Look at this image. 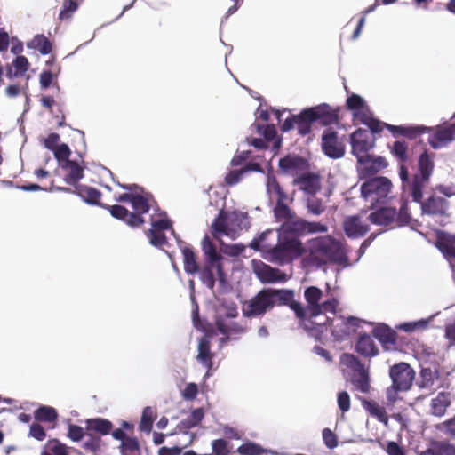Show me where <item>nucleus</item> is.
<instances>
[{
    "label": "nucleus",
    "instance_id": "b1692460",
    "mask_svg": "<svg viewBox=\"0 0 455 455\" xmlns=\"http://www.w3.org/2000/svg\"><path fill=\"white\" fill-rule=\"evenodd\" d=\"M435 244L445 259H455V235L440 232Z\"/></svg>",
    "mask_w": 455,
    "mask_h": 455
},
{
    "label": "nucleus",
    "instance_id": "0e129e2a",
    "mask_svg": "<svg viewBox=\"0 0 455 455\" xmlns=\"http://www.w3.org/2000/svg\"><path fill=\"white\" fill-rule=\"evenodd\" d=\"M29 435L38 441H43L46 437V433L43 426L38 423H33L30 426Z\"/></svg>",
    "mask_w": 455,
    "mask_h": 455
},
{
    "label": "nucleus",
    "instance_id": "2eb2a0df",
    "mask_svg": "<svg viewBox=\"0 0 455 455\" xmlns=\"http://www.w3.org/2000/svg\"><path fill=\"white\" fill-rule=\"evenodd\" d=\"M278 167L283 174L299 176V174H302V172L308 170L309 164L304 157L289 154L280 158Z\"/></svg>",
    "mask_w": 455,
    "mask_h": 455
},
{
    "label": "nucleus",
    "instance_id": "473e14b6",
    "mask_svg": "<svg viewBox=\"0 0 455 455\" xmlns=\"http://www.w3.org/2000/svg\"><path fill=\"white\" fill-rule=\"evenodd\" d=\"M214 354L211 351V342L208 337H203L198 343L197 361L205 366L208 370L212 367V359Z\"/></svg>",
    "mask_w": 455,
    "mask_h": 455
},
{
    "label": "nucleus",
    "instance_id": "6e6d98bb",
    "mask_svg": "<svg viewBox=\"0 0 455 455\" xmlns=\"http://www.w3.org/2000/svg\"><path fill=\"white\" fill-rule=\"evenodd\" d=\"M12 67L16 74H20L21 76L28 70V60L23 55L17 56L12 61Z\"/></svg>",
    "mask_w": 455,
    "mask_h": 455
},
{
    "label": "nucleus",
    "instance_id": "f257e3e1",
    "mask_svg": "<svg viewBox=\"0 0 455 455\" xmlns=\"http://www.w3.org/2000/svg\"><path fill=\"white\" fill-rule=\"evenodd\" d=\"M294 297L295 292L291 289L263 288L243 305V315L246 317L262 316L275 307L285 306L294 312L301 328L312 330L315 326L312 319L323 310H332L336 303L334 300L319 303L323 297V291L316 286H309L305 289L306 306L295 300ZM316 325H321V323H316Z\"/></svg>",
    "mask_w": 455,
    "mask_h": 455
},
{
    "label": "nucleus",
    "instance_id": "f03ea898",
    "mask_svg": "<svg viewBox=\"0 0 455 455\" xmlns=\"http://www.w3.org/2000/svg\"><path fill=\"white\" fill-rule=\"evenodd\" d=\"M339 120L338 111L326 103L305 108L299 115H291L281 126L282 132H289L295 127L298 133L306 136L311 132L312 124L318 122L322 125L336 124Z\"/></svg>",
    "mask_w": 455,
    "mask_h": 455
},
{
    "label": "nucleus",
    "instance_id": "864d4df0",
    "mask_svg": "<svg viewBox=\"0 0 455 455\" xmlns=\"http://www.w3.org/2000/svg\"><path fill=\"white\" fill-rule=\"evenodd\" d=\"M54 156L58 160L60 166L61 167V164H64L66 162H70L69 156L71 155L70 148L66 144H61L59 147H57L54 150Z\"/></svg>",
    "mask_w": 455,
    "mask_h": 455
},
{
    "label": "nucleus",
    "instance_id": "f3484780",
    "mask_svg": "<svg viewBox=\"0 0 455 455\" xmlns=\"http://www.w3.org/2000/svg\"><path fill=\"white\" fill-rule=\"evenodd\" d=\"M116 440L121 455H141L140 445L136 437L129 436L123 429H116Z\"/></svg>",
    "mask_w": 455,
    "mask_h": 455
},
{
    "label": "nucleus",
    "instance_id": "5701e85b",
    "mask_svg": "<svg viewBox=\"0 0 455 455\" xmlns=\"http://www.w3.org/2000/svg\"><path fill=\"white\" fill-rule=\"evenodd\" d=\"M293 184L299 186V188L310 195H315L321 189V183L319 176L311 173H302L299 175L293 180Z\"/></svg>",
    "mask_w": 455,
    "mask_h": 455
},
{
    "label": "nucleus",
    "instance_id": "ddd939ff",
    "mask_svg": "<svg viewBox=\"0 0 455 455\" xmlns=\"http://www.w3.org/2000/svg\"><path fill=\"white\" fill-rule=\"evenodd\" d=\"M422 214L431 217H446L449 215L450 203L443 196L433 195L420 202Z\"/></svg>",
    "mask_w": 455,
    "mask_h": 455
},
{
    "label": "nucleus",
    "instance_id": "37998d69",
    "mask_svg": "<svg viewBox=\"0 0 455 455\" xmlns=\"http://www.w3.org/2000/svg\"><path fill=\"white\" fill-rule=\"evenodd\" d=\"M155 417H156L155 410L150 406L145 407L142 411L140 422L139 425V429L141 432L149 434L152 430Z\"/></svg>",
    "mask_w": 455,
    "mask_h": 455
},
{
    "label": "nucleus",
    "instance_id": "e433bc0d",
    "mask_svg": "<svg viewBox=\"0 0 455 455\" xmlns=\"http://www.w3.org/2000/svg\"><path fill=\"white\" fill-rule=\"evenodd\" d=\"M419 173L415 175L423 177L425 180H430L434 170V161L431 159L427 151H424L419 159Z\"/></svg>",
    "mask_w": 455,
    "mask_h": 455
},
{
    "label": "nucleus",
    "instance_id": "338daca9",
    "mask_svg": "<svg viewBox=\"0 0 455 455\" xmlns=\"http://www.w3.org/2000/svg\"><path fill=\"white\" fill-rule=\"evenodd\" d=\"M60 140V135L58 133L52 132L50 133L44 141V146L49 149L53 151L58 146V142Z\"/></svg>",
    "mask_w": 455,
    "mask_h": 455
},
{
    "label": "nucleus",
    "instance_id": "1a4fd4ad",
    "mask_svg": "<svg viewBox=\"0 0 455 455\" xmlns=\"http://www.w3.org/2000/svg\"><path fill=\"white\" fill-rule=\"evenodd\" d=\"M392 385L387 390V400L394 403L396 392H406L411 389L415 379V371L407 363L394 364L389 369Z\"/></svg>",
    "mask_w": 455,
    "mask_h": 455
},
{
    "label": "nucleus",
    "instance_id": "58836bf2",
    "mask_svg": "<svg viewBox=\"0 0 455 455\" xmlns=\"http://www.w3.org/2000/svg\"><path fill=\"white\" fill-rule=\"evenodd\" d=\"M204 413L202 408L195 409L190 415L181 420L178 425L180 430H188L196 427L204 419Z\"/></svg>",
    "mask_w": 455,
    "mask_h": 455
},
{
    "label": "nucleus",
    "instance_id": "a18cd8bd",
    "mask_svg": "<svg viewBox=\"0 0 455 455\" xmlns=\"http://www.w3.org/2000/svg\"><path fill=\"white\" fill-rule=\"evenodd\" d=\"M41 455H69L65 444L60 443L57 439L49 440L45 445V450Z\"/></svg>",
    "mask_w": 455,
    "mask_h": 455
},
{
    "label": "nucleus",
    "instance_id": "4c0bfd02",
    "mask_svg": "<svg viewBox=\"0 0 455 455\" xmlns=\"http://www.w3.org/2000/svg\"><path fill=\"white\" fill-rule=\"evenodd\" d=\"M285 220V223L283 225V228L285 232L293 234L298 236L306 235V220L302 219L297 220Z\"/></svg>",
    "mask_w": 455,
    "mask_h": 455
},
{
    "label": "nucleus",
    "instance_id": "9d476101",
    "mask_svg": "<svg viewBox=\"0 0 455 455\" xmlns=\"http://www.w3.org/2000/svg\"><path fill=\"white\" fill-rule=\"evenodd\" d=\"M375 133L358 128L350 135L351 153L361 165H367L371 158L370 151L375 147Z\"/></svg>",
    "mask_w": 455,
    "mask_h": 455
},
{
    "label": "nucleus",
    "instance_id": "7c9ffc66",
    "mask_svg": "<svg viewBox=\"0 0 455 455\" xmlns=\"http://www.w3.org/2000/svg\"><path fill=\"white\" fill-rule=\"evenodd\" d=\"M112 428V423L104 419H90L85 421V431L89 436L107 435Z\"/></svg>",
    "mask_w": 455,
    "mask_h": 455
},
{
    "label": "nucleus",
    "instance_id": "09e8293b",
    "mask_svg": "<svg viewBox=\"0 0 455 455\" xmlns=\"http://www.w3.org/2000/svg\"><path fill=\"white\" fill-rule=\"evenodd\" d=\"M236 452L239 455H262L266 452V450L255 443L247 442L240 445Z\"/></svg>",
    "mask_w": 455,
    "mask_h": 455
},
{
    "label": "nucleus",
    "instance_id": "0eeeda50",
    "mask_svg": "<svg viewBox=\"0 0 455 455\" xmlns=\"http://www.w3.org/2000/svg\"><path fill=\"white\" fill-rule=\"evenodd\" d=\"M266 186L269 198L275 200V206L274 207L275 219L283 220L295 217V212L289 207V204L292 203L293 197L285 192L276 177L267 175Z\"/></svg>",
    "mask_w": 455,
    "mask_h": 455
},
{
    "label": "nucleus",
    "instance_id": "79ce46f5",
    "mask_svg": "<svg viewBox=\"0 0 455 455\" xmlns=\"http://www.w3.org/2000/svg\"><path fill=\"white\" fill-rule=\"evenodd\" d=\"M34 417L37 421L52 423L57 419L58 413L54 408L42 405L36 410Z\"/></svg>",
    "mask_w": 455,
    "mask_h": 455
},
{
    "label": "nucleus",
    "instance_id": "7ed1b4c3",
    "mask_svg": "<svg viewBox=\"0 0 455 455\" xmlns=\"http://www.w3.org/2000/svg\"><path fill=\"white\" fill-rule=\"evenodd\" d=\"M306 262L321 267L329 262L343 263L347 260L344 244L331 235L319 236L307 242Z\"/></svg>",
    "mask_w": 455,
    "mask_h": 455
},
{
    "label": "nucleus",
    "instance_id": "4d7b16f0",
    "mask_svg": "<svg viewBox=\"0 0 455 455\" xmlns=\"http://www.w3.org/2000/svg\"><path fill=\"white\" fill-rule=\"evenodd\" d=\"M200 279L203 283L207 286L209 289H213L215 285V277L212 273V270L206 267L200 273Z\"/></svg>",
    "mask_w": 455,
    "mask_h": 455
},
{
    "label": "nucleus",
    "instance_id": "412c9836",
    "mask_svg": "<svg viewBox=\"0 0 455 455\" xmlns=\"http://www.w3.org/2000/svg\"><path fill=\"white\" fill-rule=\"evenodd\" d=\"M345 234L350 238L363 236L369 231V225L359 216H348L343 222Z\"/></svg>",
    "mask_w": 455,
    "mask_h": 455
},
{
    "label": "nucleus",
    "instance_id": "9b49d317",
    "mask_svg": "<svg viewBox=\"0 0 455 455\" xmlns=\"http://www.w3.org/2000/svg\"><path fill=\"white\" fill-rule=\"evenodd\" d=\"M392 183L387 177H376L363 182L361 186V194L373 203H380L387 198L391 192Z\"/></svg>",
    "mask_w": 455,
    "mask_h": 455
},
{
    "label": "nucleus",
    "instance_id": "3c124183",
    "mask_svg": "<svg viewBox=\"0 0 455 455\" xmlns=\"http://www.w3.org/2000/svg\"><path fill=\"white\" fill-rule=\"evenodd\" d=\"M388 165L387 161L383 156H374L371 158L367 165H363L366 169L372 172H378Z\"/></svg>",
    "mask_w": 455,
    "mask_h": 455
},
{
    "label": "nucleus",
    "instance_id": "c9c22d12",
    "mask_svg": "<svg viewBox=\"0 0 455 455\" xmlns=\"http://www.w3.org/2000/svg\"><path fill=\"white\" fill-rule=\"evenodd\" d=\"M388 148L398 163H406L409 161V148L405 140H396L393 145H388Z\"/></svg>",
    "mask_w": 455,
    "mask_h": 455
},
{
    "label": "nucleus",
    "instance_id": "774afa93",
    "mask_svg": "<svg viewBox=\"0 0 455 455\" xmlns=\"http://www.w3.org/2000/svg\"><path fill=\"white\" fill-rule=\"evenodd\" d=\"M386 452L388 455H406L403 448L394 441L387 442Z\"/></svg>",
    "mask_w": 455,
    "mask_h": 455
},
{
    "label": "nucleus",
    "instance_id": "20e7f679",
    "mask_svg": "<svg viewBox=\"0 0 455 455\" xmlns=\"http://www.w3.org/2000/svg\"><path fill=\"white\" fill-rule=\"evenodd\" d=\"M116 200L131 203L135 212H131L126 208L116 204V219L123 220L132 228L141 226L144 223L142 214L147 213L153 204H156L149 193L144 195L124 193L116 197Z\"/></svg>",
    "mask_w": 455,
    "mask_h": 455
},
{
    "label": "nucleus",
    "instance_id": "13d9d810",
    "mask_svg": "<svg viewBox=\"0 0 455 455\" xmlns=\"http://www.w3.org/2000/svg\"><path fill=\"white\" fill-rule=\"evenodd\" d=\"M217 330L223 335H228L231 331L239 333L243 331V329L237 324H234V327L227 325L222 319L216 320Z\"/></svg>",
    "mask_w": 455,
    "mask_h": 455
},
{
    "label": "nucleus",
    "instance_id": "e2e57ef3",
    "mask_svg": "<svg viewBox=\"0 0 455 455\" xmlns=\"http://www.w3.org/2000/svg\"><path fill=\"white\" fill-rule=\"evenodd\" d=\"M338 405L342 412H347L350 410V396L347 392L342 391L339 393Z\"/></svg>",
    "mask_w": 455,
    "mask_h": 455
},
{
    "label": "nucleus",
    "instance_id": "39448f33",
    "mask_svg": "<svg viewBox=\"0 0 455 455\" xmlns=\"http://www.w3.org/2000/svg\"><path fill=\"white\" fill-rule=\"evenodd\" d=\"M263 250L266 254L265 259L278 265L290 263L305 251L300 241L287 237L279 238L275 246H263Z\"/></svg>",
    "mask_w": 455,
    "mask_h": 455
},
{
    "label": "nucleus",
    "instance_id": "6e6552de",
    "mask_svg": "<svg viewBox=\"0 0 455 455\" xmlns=\"http://www.w3.org/2000/svg\"><path fill=\"white\" fill-rule=\"evenodd\" d=\"M368 219L372 224L385 227L393 224L395 227H403L412 220L407 201L401 204L399 212L394 207H382L371 212Z\"/></svg>",
    "mask_w": 455,
    "mask_h": 455
},
{
    "label": "nucleus",
    "instance_id": "8fccbe9b",
    "mask_svg": "<svg viewBox=\"0 0 455 455\" xmlns=\"http://www.w3.org/2000/svg\"><path fill=\"white\" fill-rule=\"evenodd\" d=\"M147 237L149 239L150 243L154 246L160 247L167 243V238L162 231L148 229L147 232Z\"/></svg>",
    "mask_w": 455,
    "mask_h": 455
},
{
    "label": "nucleus",
    "instance_id": "a211bd4d",
    "mask_svg": "<svg viewBox=\"0 0 455 455\" xmlns=\"http://www.w3.org/2000/svg\"><path fill=\"white\" fill-rule=\"evenodd\" d=\"M246 216L243 213L238 212H233L230 215L226 213L223 210H221L218 216L213 220L212 227V235L214 237H218L221 235H229L228 228L227 225L228 220L231 221L239 220L242 218H245Z\"/></svg>",
    "mask_w": 455,
    "mask_h": 455
},
{
    "label": "nucleus",
    "instance_id": "f704fd0d",
    "mask_svg": "<svg viewBox=\"0 0 455 455\" xmlns=\"http://www.w3.org/2000/svg\"><path fill=\"white\" fill-rule=\"evenodd\" d=\"M182 256L185 272L191 275L197 273L199 271V265L193 249L189 246H185L182 249Z\"/></svg>",
    "mask_w": 455,
    "mask_h": 455
},
{
    "label": "nucleus",
    "instance_id": "6ab92c4d",
    "mask_svg": "<svg viewBox=\"0 0 455 455\" xmlns=\"http://www.w3.org/2000/svg\"><path fill=\"white\" fill-rule=\"evenodd\" d=\"M455 135V124L446 126H438L429 136L428 142L434 148H440L453 140Z\"/></svg>",
    "mask_w": 455,
    "mask_h": 455
},
{
    "label": "nucleus",
    "instance_id": "2f4dec72",
    "mask_svg": "<svg viewBox=\"0 0 455 455\" xmlns=\"http://www.w3.org/2000/svg\"><path fill=\"white\" fill-rule=\"evenodd\" d=\"M61 168L68 172L64 177L65 182L74 187L77 186L78 181L83 178L84 166L71 160L61 164Z\"/></svg>",
    "mask_w": 455,
    "mask_h": 455
},
{
    "label": "nucleus",
    "instance_id": "c85d7f7f",
    "mask_svg": "<svg viewBox=\"0 0 455 455\" xmlns=\"http://www.w3.org/2000/svg\"><path fill=\"white\" fill-rule=\"evenodd\" d=\"M428 183L429 180H425L423 177L414 174L403 189L410 194L414 202L420 203L423 198V190Z\"/></svg>",
    "mask_w": 455,
    "mask_h": 455
},
{
    "label": "nucleus",
    "instance_id": "cd10ccee",
    "mask_svg": "<svg viewBox=\"0 0 455 455\" xmlns=\"http://www.w3.org/2000/svg\"><path fill=\"white\" fill-rule=\"evenodd\" d=\"M75 192L89 204L102 205L104 208L108 209L114 217V205H103L100 204L99 200L101 194L99 190L86 186H76Z\"/></svg>",
    "mask_w": 455,
    "mask_h": 455
},
{
    "label": "nucleus",
    "instance_id": "5fc2aeb1",
    "mask_svg": "<svg viewBox=\"0 0 455 455\" xmlns=\"http://www.w3.org/2000/svg\"><path fill=\"white\" fill-rule=\"evenodd\" d=\"M346 106L349 110L356 112L361 108H363L366 104L361 96L357 94H352L347 99Z\"/></svg>",
    "mask_w": 455,
    "mask_h": 455
},
{
    "label": "nucleus",
    "instance_id": "680f3d73",
    "mask_svg": "<svg viewBox=\"0 0 455 455\" xmlns=\"http://www.w3.org/2000/svg\"><path fill=\"white\" fill-rule=\"evenodd\" d=\"M85 433H86V431L82 427L71 424L68 427V436L71 440H73L75 442H78V441L82 440V438L84 437Z\"/></svg>",
    "mask_w": 455,
    "mask_h": 455
},
{
    "label": "nucleus",
    "instance_id": "052dcab7",
    "mask_svg": "<svg viewBox=\"0 0 455 455\" xmlns=\"http://www.w3.org/2000/svg\"><path fill=\"white\" fill-rule=\"evenodd\" d=\"M327 230L328 227L325 224L306 220V235L315 233H325Z\"/></svg>",
    "mask_w": 455,
    "mask_h": 455
},
{
    "label": "nucleus",
    "instance_id": "423d86ee",
    "mask_svg": "<svg viewBox=\"0 0 455 455\" xmlns=\"http://www.w3.org/2000/svg\"><path fill=\"white\" fill-rule=\"evenodd\" d=\"M343 371L347 372L354 390L368 394L371 390L369 370L354 355L345 353L340 357Z\"/></svg>",
    "mask_w": 455,
    "mask_h": 455
},
{
    "label": "nucleus",
    "instance_id": "4468645a",
    "mask_svg": "<svg viewBox=\"0 0 455 455\" xmlns=\"http://www.w3.org/2000/svg\"><path fill=\"white\" fill-rule=\"evenodd\" d=\"M441 379L440 367L438 364H429L422 366L419 371V379L417 382L419 388L435 391L441 385L438 384Z\"/></svg>",
    "mask_w": 455,
    "mask_h": 455
},
{
    "label": "nucleus",
    "instance_id": "aec40b11",
    "mask_svg": "<svg viewBox=\"0 0 455 455\" xmlns=\"http://www.w3.org/2000/svg\"><path fill=\"white\" fill-rule=\"evenodd\" d=\"M372 335L385 350H394L396 347L397 333L386 324H380L372 330Z\"/></svg>",
    "mask_w": 455,
    "mask_h": 455
},
{
    "label": "nucleus",
    "instance_id": "4be33fe9",
    "mask_svg": "<svg viewBox=\"0 0 455 455\" xmlns=\"http://www.w3.org/2000/svg\"><path fill=\"white\" fill-rule=\"evenodd\" d=\"M257 277L263 283H273L286 281V275L278 268H274L265 263H261L255 269Z\"/></svg>",
    "mask_w": 455,
    "mask_h": 455
},
{
    "label": "nucleus",
    "instance_id": "bb28decb",
    "mask_svg": "<svg viewBox=\"0 0 455 455\" xmlns=\"http://www.w3.org/2000/svg\"><path fill=\"white\" fill-rule=\"evenodd\" d=\"M363 408L371 417L383 423L385 426L388 424L389 418L387 411L383 405H380L374 400H368L365 398H359Z\"/></svg>",
    "mask_w": 455,
    "mask_h": 455
},
{
    "label": "nucleus",
    "instance_id": "ea45409f",
    "mask_svg": "<svg viewBox=\"0 0 455 455\" xmlns=\"http://www.w3.org/2000/svg\"><path fill=\"white\" fill-rule=\"evenodd\" d=\"M202 250L209 264L214 265L216 262L220 260L221 256L218 253L216 246L207 235L203 239Z\"/></svg>",
    "mask_w": 455,
    "mask_h": 455
},
{
    "label": "nucleus",
    "instance_id": "c03bdc74",
    "mask_svg": "<svg viewBox=\"0 0 455 455\" xmlns=\"http://www.w3.org/2000/svg\"><path fill=\"white\" fill-rule=\"evenodd\" d=\"M80 4L81 3L78 0H64L59 13V20L61 21L69 20Z\"/></svg>",
    "mask_w": 455,
    "mask_h": 455
},
{
    "label": "nucleus",
    "instance_id": "49530a36",
    "mask_svg": "<svg viewBox=\"0 0 455 455\" xmlns=\"http://www.w3.org/2000/svg\"><path fill=\"white\" fill-rule=\"evenodd\" d=\"M307 210L309 213L319 216L325 212L326 206L322 199L317 198L315 195H310L306 201Z\"/></svg>",
    "mask_w": 455,
    "mask_h": 455
},
{
    "label": "nucleus",
    "instance_id": "c756f323",
    "mask_svg": "<svg viewBox=\"0 0 455 455\" xmlns=\"http://www.w3.org/2000/svg\"><path fill=\"white\" fill-rule=\"evenodd\" d=\"M451 393L439 392L435 397L431 400L430 411L435 417H442L446 413L448 407L451 405Z\"/></svg>",
    "mask_w": 455,
    "mask_h": 455
},
{
    "label": "nucleus",
    "instance_id": "393cba45",
    "mask_svg": "<svg viewBox=\"0 0 455 455\" xmlns=\"http://www.w3.org/2000/svg\"><path fill=\"white\" fill-rule=\"evenodd\" d=\"M373 336L367 333L360 334L355 344V351L364 357H374L379 354V348Z\"/></svg>",
    "mask_w": 455,
    "mask_h": 455
},
{
    "label": "nucleus",
    "instance_id": "f8f14e48",
    "mask_svg": "<svg viewBox=\"0 0 455 455\" xmlns=\"http://www.w3.org/2000/svg\"><path fill=\"white\" fill-rule=\"evenodd\" d=\"M322 149L324 154L333 159L345 155V146L339 140L338 132L331 128L324 130L322 135Z\"/></svg>",
    "mask_w": 455,
    "mask_h": 455
},
{
    "label": "nucleus",
    "instance_id": "a19ab883",
    "mask_svg": "<svg viewBox=\"0 0 455 455\" xmlns=\"http://www.w3.org/2000/svg\"><path fill=\"white\" fill-rule=\"evenodd\" d=\"M259 169V165L258 164L251 163L243 169L230 171L225 177V183L228 186H234L241 180L242 176L246 171H258Z\"/></svg>",
    "mask_w": 455,
    "mask_h": 455
},
{
    "label": "nucleus",
    "instance_id": "bf43d9fd",
    "mask_svg": "<svg viewBox=\"0 0 455 455\" xmlns=\"http://www.w3.org/2000/svg\"><path fill=\"white\" fill-rule=\"evenodd\" d=\"M436 428L439 430H443L447 435L454 438L455 437V415L452 418L447 419L446 421L437 425Z\"/></svg>",
    "mask_w": 455,
    "mask_h": 455
},
{
    "label": "nucleus",
    "instance_id": "69168bd1",
    "mask_svg": "<svg viewBox=\"0 0 455 455\" xmlns=\"http://www.w3.org/2000/svg\"><path fill=\"white\" fill-rule=\"evenodd\" d=\"M428 128L424 126H405L403 136L409 139H415L418 135L426 132Z\"/></svg>",
    "mask_w": 455,
    "mask_h": 455
},
{
    "label": "nucleus",
    "instance_id": "72a5a7b5",
    "mask_svg": "<svg viewBox=\"0 0 455 455\" xmlns=\"http://www.w3.org/2000/svg\"><path fill=\"white\" fill-rule=\"evenodd\" d=\"M361 320L355 316H349L347 318L342 317V327L337 330L333 327L331 334L337 339H343L350 332V327L355 329L360 326Z\"/></svg>",
    "mask_w": 455,
    "mask_h": 455
},
{
    "label": "nucleus",
    "instance_id": "de8ad7c7",
    "mask_svg": "<svg viewBox=\"0 0 455 455\" xmlns=\"http://www.w3.org/2000/svg\"><path fill=\"white\" fill-rule=\"evenodd\" d=\"M32 45L44 55L50 53L52 50L51 41L44 35H36L32 40Z\"/></svg>",
    "mask_w": 455,
    "mask_h": 455
},
{
    "label": "nucleus",
    "instance_id": "dca6fc26",
    "mask_svg": "<svg viewBox=\"0 0 455 455\" xmlns=\"http://www.w3.org/2000/svg\"><path fill=\"white\" fill-rule=\"evenodd\" d=\"M321 299H322V298L320 299L319 303L322 304ZM331 300L336 301L334 308L332 310H323L317 316L314 317L312 319L313 320L312 322L315 323H321V325L315 324V326L312 330H307L306 328H303L307 332H308L309 334H311L313 336H318V335L323 333V331L327 330L328 326L333 327L332 326L333 321L330 317L326 316V313H331V314L335 315L337 312L339 304V300L336 298L331 297V298L323 301V303H325L327 301H331ZM333 328H331V330Z\"/></svg>",
    "mask_w": 455,
    "mask_h": 455
},
{
    "label": "nucleus",
    "instance_id": "a878e982",
    "mask_svg": "<svg viewBox=\"0 0 455 455\" xmlns=\"http://www.w3.org/2000/svg\"><path fill=\"white\" fill-rule=\"evenodd\" d=\"M353 116L362 124L368 126L372 132H380L383 130V123L373 116L367 106L354 112Z\"/></svg>",
    "mask_w": 455,
    "mask_h": 455
},
{
    "label": "nucleus",
    "instance_id": "603ef678",
    "mask_svg": "<svg viewBox=\"0 0 455 455\" xmlns=\"http://www.w3.org/2000/svg\"><path fill=\"white\" fill-rule=\"evenodd\" d=\"M322 437H323L324 445L328 449L332 450V449L336 448L339 444L337 435L331 429H330L328 427L323 429Z\"/></svg>",
    "mask_w": 455,
    "mask_h": 455
}]
</instances>
